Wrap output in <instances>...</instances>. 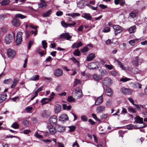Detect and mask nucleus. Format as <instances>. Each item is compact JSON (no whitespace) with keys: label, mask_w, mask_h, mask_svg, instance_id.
<instances>
[{"label":"nucleus","mask_w":147,"mask_h":147,"mask_svg":"<svg viewBox=\"0 0 147 147\" xmlns=\"http://www.w3.org/2000/svg\"><path fill=\"white\" fill-rule=\"evenodd\" d=\"M105 109V107L103 106H100L98 107L96 111L97 112L99 113L103 111Z\"/></svg>","instance_id":"nucleus-28"},{"label":"nucleus","mask_w":147,"mask_h":147,"mask_svg":"<svg viewBox=\"0 0 147 147\" xmlns=\"http://www.w3.org/2000/svg\"><path fill=\"white\" fill-rule=\"evenodd\" d=\"M92 77L94 80L96 81L101 80L102 78V77L101 76L98 75L96 74H93Z\"/></svg>","instance_id":"nucleus-20"},{"label":"nucleus","mask_w":147,"mask_h":147,"mask_svg":"<svg viewBox=\"0 0 147 147\" xmlns=\"http://www.w3.org/2000/svg\"><path fill=\"white\" fill-rule=\"evenodd\" d=\"M62 90L61 85L60 84H58L55 88V90L57 92H59Z\"/></svg>","instance_id":"nucleus-42"},{"label":"nucleus","mask_w":147,"mask_h":147,"mask_svg":"<svg viewBox=\"0 0 147 147\" xmlns=\"http://www.w3.org/2000/svg\"><path fill=\"white\" fill-rule=\"evenodd\" d=\"M63 13V12L62 11H58L56 12V14L57 16H62Z\"/></svg>","instance_id":"nucleus-64"},{"label":"nucleus","mask_w":147,"mask_h":147,"mask_svg":"<svg viewBox=\"0 0 147 147\" xmlns=\"http://www.w3.org/2000/svg\"><path fill=\"white\" fill-rule=\"evenodd\" d=\"M109 116V115L108 114H102L100 116V118L102 119H106Z\"/></svg>","instance_id":"nucleus-53"},{"label":"nucleus","mask_w":147,"mask_h":147,"mask_svg":"<svg viewBox=\"0 0 147 147\" xmlns=\"http://www.w3.org/2000/svg\"><path fill=\"white\" fill-rule=\"evenodd\" d=\"M85 1L84 0H82L78 3L77 5L80 8H82L85 5Z\"/></svg>","instance_id":"nucleus-21"},{"label":"nucleus","mask_w":147,"mask_h":147,"mask_svg":"<svg viewBox=\"0 0 147 147\" xmlns=\"http://www.w3.org/2000/svg\"><path fill=\"white\" fill-rule=\"evenodd\" d=\"M80 83V81L78 79H76L75 80V81L74 82V86L75 87L76 86V85L78 84H79Z\"/></svg>","instance_id":"nucleus-49"},{"label":"nucleus","mask_w":147,"mask_h":147,"mask_svg":"<svg viewBox=\"0 0 147 147\" xmlns=\"http://www.w3.org/2000/svg\"><path fill=\"white\" fill-rule=\"evenodd\" d=\"M68 118L67 115L65 114L61 115L59 118V121H64L68 120Z\"/></svg>","instance_id":"nucleus-13"},{"label":"nucleus","mask_w":147,"mask_h":147,"mask_svg":"<svg viewBox=\"0 0 147 147\" xmlns=\"http://www.w3.org/2000/svg\"><path fill=\"white\" fill-rule=\"evenodd\" d=\"M92 115L94 119L97 120L98 121H100V120L98 119L96 115L95 114L92 113Z\"/></svg>","instance_id":"nucleus-61"},{"label":"nucleus","mask_w":147,"mask_h":147,"mask_svg":"<svg viewBox=\"0 0 147 147\" xmlns=\"http://www.w3.org/2000/svg\"><path fill=\"white\" fill-rule=\"evenodd\" d=\"M76 24V23L75 22H73L71 23H67V27H74Z\"/></svg>","instance_id":"nucleus-45"},{"label":"nucleus","mask_w":147,"mask_h":147,"mask_svg":"<svg viewBox=\"0 0 147 147\" xmlns=\"http://www.w3.org/2000/svg\"><path fill=\"white\" fill-rule=\"evenodd\" d=\"M61 26L64 28H65L67 27V23H66L64 21H62L61 22Z\"/></svg>","instance_id":"nucleus-46"},{"label":"nucleus","mask_w":147,"mask_h":147,"mask_svg":"<svg viewBox=\"0 0 147 147\" xmlns=\"http://www.w3.org/2000/svg\"><path fill=\"white\" fill-rule=\"evenodd\" d=\"M68 127L69 128V131L70 132L74 131L76 128V127L74 125L69 126Z\"/></svg>","instance_id":"nucleus-39"},{"label":"nucleus","mask_w":147,"mask_h":147,"mask_svg":"<svg viewBox=\"0 0 147 147\" xmlns=\"http://www.w3.org/2000/svg\"><path fill=\"white\" fill-rule=\"evenodd\" d=\"M47 5L46 3H40L38 4V6L39 7H46Z\"/></svg>","instance_id":"nucleus-55"},{"label":"nucleus","mask_w":147,"mask_h":147,"mask_svg":"<svg viewBox=\"0 0 147 147\" xmlns=\"http://www.w3.org/2000/svg\"><path fill=\"white\" fill-rule=\"evenodd\" d=\"M26 16L21 14H17L15 16V18H13L12 21V24L13 25L16 27H18L20 25V22L18 18L21 19L26 18Z\"/></svg>","instance_id":"nucleus-1"},{"label":"nucleus","mask_w":147,"mask_h":147,"mask_svg":"<svg viewBox=\"0 0 147 147\" xmlns=\"http://www.w3.org/2000/svg\"><path fill=\"white\" fill-rule=\"evenodd\" d=\"M80 16V14L78 13H72L71 17L74 18L76 17L79 16Z\"/></svg>","instance_id":"nucleus-56"},{"label":"nucleus","mask_w":147,"mask_h":147,"mask_svg":"<svg viewBox=\"0 0 147 147\" xmlns=\"http://www.w3.org/2000/svg\"><path fill=\"white\" fill-rule=\"evenodd\" d=\"M128 111L133 113H136V111L134 109L131 107H128Z\"/></svg>","instance_id":"nucleus-44"},{"label":"nucleus","mask_w":147,"mask_h":147,"mask_svg":"<svg viewBox=\"0 0 147 147\" xmlns=\"http://www.w3.org/2000/svg\"><path fill=\"white\" fill-rule=\"evenodd\" d=\"M54 75L57 77H60L63 75V72L62 69L58 68L55 70L54 72Z\"/></svg>","instance_id":"nucleus-10"},{"label":"nucleus","mask_w":147,"mask_h":147,"mask_svg":"<svg viewBox=\"0 0 147 147\" xmlns=\"http://www.w3.org/2000/svg\"><path fill=\"white\" fill-rule=\"evenodd\" d=\"M111 80L110 78L107 77L104 78L102 83L105 86H109L111 84Z\"/></svg>","instance_id":"nucleus-9"},{"label":"nucleus","mask_w":147,"mask_h":147,"mask_svg":"<svg viewBox=\"0 0 147 147\" xmlns=\"http://www.w3.org/2000/svg\"><path fill=\"white\" fill-rule=\"evenodd\" d=\"M105 66L106 68H107L108 69L110 70H111L113 69V67L111 65H109L107 64H105Z\"/></svg>","instance_id":"nucleus-48"},{"label":"nucleus","mask_w":147,"mask_h":147,"mask_svg":"<svg viewBox=\"0 0 147 147\" xmlns=\"http://www.w3.org/2000/svg\"><path fill=\"white\" fill-rule=\"evenodd\" d=\"M110 30V27H106L103 30V32H109Z\"/></svg>","instance_id":"nucleus-50"},{"label":"nucleus","mask_w":147,"mask_h":147,"mask_svg":"<svg viewBox=\"0 0 147 147\" xmlns=\"http://www.w3.org/2000/svg\"><path fill=\"white\" fill-rule=\"evenodd\" d=\"M55 94L54 92H52L51 95H50V97L48 98H44L42 99L40 101V102L42 103V105L46 104L48 103L49 102L51 101L54 97V96Z\"/></svg>","instance_id":"nucleus-4"},{"label":"nucleus","mask_w":147,"mask_h":147,"mask_svg":"<svg viewBox=\"0 0 147 147\" xmlns=\"http://www.w3.org/2000/svg\"><path fill=\"white\" fill-rule=\"evenodd\" d=\"M82 16L88 20H91L92 18V17L89 13H84Z\"/></svg>","instance_id":"nucleus-15"},{"label":"nucleus","mask_w":147,"mask_h":147,"mask_svg":"<svg viewBox=\"0 0 147 147\" xmlns=\"http://www.w3.org/2000/svg\"><path fill=\"white\" fill-rule=\"evenodd\" d=\"M74 55L79 56L80 54V52L78 49L76 50L74 52Z\"/></svg>","instance_id":"nucleus-51"},{"label":"nucleus","mask_w":147,"mask_h":147,"mask_svg":"<svg viewBox=\"0 0 147 147\" xmlns=\"http://www.w3.org/2000/svg\"><path fill=\"white\" fill-rule=\"evenodd\" d=\"M134 119L137 123H143L146 125V124L144 123L143 122V119L142 118L140 117L139 116H137L134 118Z\"/></svg>","instance_id":"nucleus-17"},{"label":"nucleus","mask_w":147,"mask_h":147,"mask_svg":"<svg viewBox=\"0 0 147 147\" xmlns=\"http://www.w3.org/2000/svg\"><path fill=\"white\" fill-rule=\"evenodd\" d=\"M33 109L32 107H28L26 108V111L27 113H30Z\"/></svg>","instance_id":"nucleus-52"},{"label":"nucleus","mask_w":147,"mask_h":147,"mask_svg":"<svg viewBox=\"0 0 147 147\" xmlns=\"http://www.w3.org/2000/svg\"><path fill=\"white\" fill-rule=\"evenodd\" d=\"M120 91L123 94L125 95H131L132 92V91L130 89L124 87L121 88Z\"/></svg>","instance_id":"nucleus-6"},{"label":"nucleus","mask_w":147,"mask_h":147,"mask_svg":"<svg viewBox=\"0 0 147 147\" xmlns=\"http://www.w3.org/2000/svg\"><path fill=\"white\" fill-rule=\"evenodd\" d=\"M73 93L75 94V96L77 99L80 98L82 96V90L79 87L76 88L73 90Z\"/></svg>","instance_id":"nucleus-3"},{"label":"nucleus","mask_w":147,"mask_h":147,"mask_svg":"<svg viewBox=\"0 0 147 147\" xmlns=\"http://www.w3.org/2000/svg\"><path fill=\"white\" fill-rule=\"evenodd\" d=\"M140 106L141 107L145 109L146 111H147V104L144 105H140Z\"/></svg>","instance_id":"nucleus-63"},{"label":"nucleus","mask_w":147,"mask_h":147,"mask_svg":"<svg viewBox=\"0 0 147 147\" xmlns=\"http://www.w3.org/2000/svg\"><path fill=\"white\" fill-rule=\"evenodd\" d=\"M95 57L94 54L93 53H91L88 55L87 58V60L88 61H90L92 60Z\"/></svg>","instance_id":"nucleus-31"},{"label":"nucleus","mask_w":147,"mask_h":147,"mask_svg":"<svg viewBox=\"0 0 147 147\" xmlns=\"http://www.w3.org/2000/svg\"><path fill=\"white\" fill-rule=\"evenodd\" d=\"M22 33L20 32H18L17 34L16 43L17 45H19L22 42Z\"/></svg>","instance_id":"nucleus-5"},{"label":"nucleus","mask_w":147,"mask_h":147,"mask_svg":"<svg viewBox=\"0 0 147 147\" xmlns=\"http://www.w3.org/2000/svg\"><path fill=\"white\" fill-rule=\"evenodd\" d=\"M42 47L44 49H45L47 47V43L45 40H43L42 42Z\"/></svg>","instance_id":"nucleus-43"},{"label":"nucleus","mask_w":147,"mask_h":147,"mask_svg":"<svg viewBox=\"0 0 147 147\" xmlns=\"http://www.w3.org/2000/svg\"><path fill=\"white\" fill-rule=\"evenodd\" d=\"M137 13L136 11H133L129 13V16L131 18H134L136 17Z\"/></svg>","instance_id":"nucleus-30"},{"label":"nucleus","mask_w":147,"mask_h":147,"mask_svg":"<svg viewBox=\"0 0 147 147\" xmlns=\"http://www.w3.org/2000/svg\"><path fill=\"white\" fill-rule=\"evenodd\" d=\"M105 92L106 94L109 96H110L113 95V92L111 89L109 87H107L105 89Z\"/></svg>","instance_id":"nucleus-19"},{"label":"nucleus","mask_w":147,"mask_h":147,"mask_svg":"<svg viewBox=\"0 0 147 147\" xmlns=\"http://www.w3.org/2000/svg\"><path fill=\"white\" fill-rule=\"evenodd\" d=\"M138 58V57H135L134 59L132 61V63L134 66H137L139 65Z\"/></svg>","instance_id":"nucleus-23"},{"label":"nucleus","mask_w":147,"mask_h":147,"mask_svg":"<svg viewBox=\"0 0 147 147\" xmlns=\"http://www.w3.org/2000/svg\"><path fill=\"white\" fill-rule=\"evenodd\" d=\"M88 48L86 47H85L81 49V52L82 53H85L87 52L88 51Z\"/></svg>","instance_id":"nucleus-47"},{"label":"nucleus","mask_w":147,"mask_h":147,"mask_svg":"<svg viewBox=\"0 0 147 147\" xmlns=\"http://www.w3.org/2000/svg\"><path fill=\"white\" fill-rule=\"evenodd\" d=\"M57 117L55 115L51 117L49 120V122L51 124L55 123L57 122Z\"/></svg>","instance_id":"nucleus-16"},{"label":"nucleus","mask_w":147,"mask_h":147,"mask_svg":"<svg viewBox=\"0 0 147 147\" xmlns=\"http://www.w3.org/2000/svg\"><path fill=\"white\" fill-rule=\"evenodd\" d=\"M10 3L9 0H4L1 3L2 5H5L8 4Z\"/></svg>","instance_id":"nucleus-36"},{"label":"nucleus","mask_w":147,"mask_h":147,"mask_svg":"<svg viewBox=\"0 0 147 147\" xmlns=\"http://www.w3.org/2000/svg\"><path fill=\"white\" fill-rule=\"evenodd\" d=\"M7 54L9 58H12L15 55V51L11 49H9L7 51Z\"/></svg>","instance_id":"nucleus-8"},{"label":"nucleus","mask_w":147,"mask_h":147,"mask_svg":"<svg viewBox=\"0 0 147 147\" xmlns=\"http://www.w3.org/2000/svg\"><path fill=\"white\" fill-rule=\"evenodd\" d=\"M56 127L57 131L59 132H61L65 130V127L59 125L57 124L56 126Z\"/></svg>","instance_id":"nucleus-18"},{"label":"nucleus","mask_w":147,"mask_h":147,"mask_svg":"<svg viewBox=\"0 0 147 147\" xmlns=\"http://www.w3.org/2000/svg\"><path fill=\"white\" fill-rule=\"evenodd\" d=\"M81 119L83 121H87V117L85 115H82L81 117Z\"/></svg>","instance_id":"nucleus-58"},{"label":"nucleus","mask_w":147,"mask_h":147,"mask_svg":"<svg viewBox=\"0 0 147 147\" xmlns=\"http://www.w3.org/2000/svg\"><path fill=\"white\" fill-rule=\"evenodd\" d=\"M51 9L49 10L45 13L43 14V17H45L48 16L51 14Z\"/></svg>","instance_id":"nucleus-34"},{"label":"nucleus","mask_w":147,"mask_h":147,"mask_svg":"<svg viewBox=\"0 0 147 147\" xmlns=\"http://www.w3.org/2000/svg\"><path fill=\"white\" fill-rule=\"evenodd\" d=\"M19 82V80L17 78H15L13 81H12L13 82V84H11V88H14L16 86V85L18 83V82Z\"/></svg>","instance_id":"nucleus-27"},{"label":"nucleus","mask_w":147,"mask_h":147,"mask_svg":"<svg viewBox=\"0 0 147 147\" xmlns=\"http://www.w3.org/2000/svg\"><path fill=\"white\" fill-rule=\"evenodd\" d=\"M72 37L68 33H63L60 36V38L61 39L65 38L67 40H69L71 39Z\"/></svg>","instance_id":"nucleus-12"},{"label":"nucleus","mask_w":147,"mask_h":147,"mask_svg":"<svg viewBox=\"0 0 147 147\" xmlns=\"http://www.w3.org/2000/svg\"><path fill=\"white\" fill-rule=\"evenodd\" d=\"M43 87H40L36 91L34 92V93L37 94L38 95V92L41 91L42 90V88Z\"/></svg>","instance_id":"nucleus-59"},{"label":"nucleus","mask_w":147,"mask_h":147,"mask_svg":"<svg viewBox=\"0 0 147 147\" xmlns=\"http://www.w3.org/2000/svg\"><path fill=\"white\" fill-rule=\"evenodd\" d=\"M112 100L111 99L108 100L106 102V105L108 106H111L112 104Z\"/></svg>","instance_id":"nucleus-41"},{"label":"nucleus","mask_w":147,"mask_h":147,"mask_svg":"<svg viewBox=\"0 0 147 147\" xmlns=\"http://www.w3.org/2000/svg\"><path fill=\"white\" fill-rule=\"evenodd\" d=\"M98 63H97L93 62L88 64V68L89 69H94L98 67Z\"/></svg>","instance_id":"nucleus-11"},{"label":"nucleus","mask_w":147,"mask_h":147,"mask_svg":"<svg viewBox=\"0 0 147 147\" xmlns=\"http://www.w3.org/2000/svg\"><path fill=\"white\" fill-rule=\"evenodd\" d=\"M113 27L115 31V35H117L118 34L120 33L122 31V28L119 25H114L113 26Z\"/></svg>","instance_id":"nucleus-7"},{"label":"nucleus","mask_w":147,"mask_h":147,"mask_svg":"<svg viewBox=\"0 0 147 147\" xmlns=\"http://www.w3.org/2000/svg\"><path fill=\"white\" fill-rule=\"evenodd\" d=\"M130 80L131 79L130 78H121L120 80V81L123 82H125Z\"/></svg>","instance_id":"nucleus-40"},{"label":"nucleus","mask_w":147,"mask_h":147,"mask_svg":"<svg viewBox=\"0 0 147 147\" xmlns=\"http://www.w3.org/2000/svg\"><path fill=\"white\" fill-rule=\"evenodd\" d=\"M31 33H30V32H29V31L27 30H26L25 31V35L26 36V38H28L30 35Z\"/></svg>","instance_id":"nucleus-62"},{"label":"nucleus","mask_w":147,"mask_h":147,"mask_svg":"<svg viewBox=\"0 0 147 147\" xmlns=\"http://www.w3.org/2000/svg\"><path fill=\"white\" fill-rule=\"evenodd\" d=\"M99 71H101V74L102 75H106L107 74V72L105 69H101V70H100V69H99Z\"/></svg>","instance_id":"nucleus-54"},{"label":"nucleus","mask_w":147,"mask_h":147,"mask_svg":"<svg viewBox=\"0 0 147 147\" xmlns=\"http://www.w3.org/2000/svg\"><path fill=\"white\" fill-rule=\"evenodd\" d=\"M82 45V43L81 42H80L79 43L75 42L72 45V48L73 49L74 48H78L81 47Z\"/></svg>","instance_id":"nucleus-22"},{"label":"nucleus","mask_w":147,"mask_h":147,"mask_svg":"<svg viewBox=\"0 0 147 147\" xmlns=\"http://www.w3.org/2000/svg\"><path fill=\"white\" fill-rule=\"evenodd\" d=\"M134 127V125H128L126 126L127 128L128 129H131Z\"/></svg>","instance_id":"nucleus-60"},{"label":"nucleus","mask_w":147,"mask_h":147,"mask_svg":"<svg viewBox=\"0 0 147 147\" xmlns=\"http://www.w3.org/2000/svg\"><path fill=\"white\" fill-rule=\"evenodd\" d=\"M136 30V27L134 26L130 28L128 30V31L130 33H132L134 32Z\"/></svg>","instance_id":"nucleus-32"},{"label":"nucleus","mask_w":147,"mask_h":147,"mask_svg":"<svg viewBox=\"0 0 147 147\" xmlns=\"http://www.w3.org/2000/svg\"><path fill=\"white\" fill-rule=\"evenodd\" d=\"M7 95L6 94L4 93L0 95V103L2 102L7 98Z\"/></svg>","instance_id":"nucleus-25"},{"label":"nucleus","mask_w":147,"mask_h":147,"mask_svg":"<svg viewBox=\"0 0 147 147\" xmlns=\"http://www.w3.org/2000/svg\"><path fill=\"white\" fill-rule=\"evenodd\" d=\"M39 76L38 75H34L30 78L29 80L30 81H36L39 79Z\"/></svg>","instance_id":"nucleus-29"},{"label":"nucleus","mask_w":147,"mask_h":147,"mask_svg":"<svg viewBox=\"0 0 147 147\" xmlns=\"http://www.w3.org/2000/svg\"><path fill=\"white\" fill-rule=\"evenodd\" d=\"M12 82V80L11 79H7L4 81V82L5 84H10Z\"/></svg>","instance_id":"nucleus-38"},{"label":"nucleus","mask_w":147,"mask_h":147,"mask_svg":"<svg viewBox=\"0 0 147 147\" xmlns=\"http://www.w3.org/2000/svg\"><path fill=\"white\" fill-rule=\"evenodd\" d=\"M48 128L51 134H53L55 133L56 130L53 126L51 125L49 126L48 127Z\"/></svg>","instance_id":"nucleus-26"},{"label":"nucleus","mask_w":147,"mask_h":147,"mask_svg":"<svg viewBox=\"0 0 147 147\" xmlns=\"http://www.w3.org/2000/svg\"><path fill=\"white\" fill-rule=\"evenodd\" d=\"M15 34L13 32L12 34L9 33L6 34L4 38V42L6 44L11 43L15 38Z\"/></svg>","instance_id":"nucleus-2"},{"label":"nucleus","mask_w":147,"mask_h":147,"mask_svg":"<svg viewBox=\"0 0 147 147\" xmlns=\"http://www.w3.org/2000/svg\"><path fill=\"white\" fill-rule=\"evenodd\" d=\"M75 99V98L71 96H69L67 98V101L69 102H73L74 101Z\"/></svg>","instance_id":"nucleus-35"},{"label":"nucleus","mask_w":147,"mask_h":147,"mask_svg":"<svg viewBox=\"0 0 147 147\" xmlns=\"http://www.w3.org/2000/svg\"><path fill=\"white\" fill-rule=\"evenodd\" d=\"M61 109V106L59 104H56L55 107V112L57 113H59Z\"/></svg>","instance_id":"nucleus-24"},{"label":"nucleus","mask_w":147,"mask_h":147,"mask_svg":"<svg viewBox=\"0 0 147 147\" xmlns=\"http://www.w3.org/2000/svg\"><path fill=\"white\" fill-rule=\"evenodd\" d=\"M115 61L120 66V67L123 69L125 70V68L123 64L119 60L116 59L115 60Z\"/></svg>","instance_id":"nucleus-33"},{"label":"nucleus","mask_w":147,"mask_h":147,"mask_svg":"<svg viewBox=\"0 0 147 147\" xmlns=\"http://www.w3.org/2000/svg\"><path fill=\"white\" fill-rule=\"evenodd\" d=\"M19 125L17 122L13 123L11 126V127L15 129L18 128L19 127Z\"/></svg>","instance_id":"nucleus-37"},{"label":"nucleus","mask_w":147,"mask_h":147,"mask_svg":"<svg viewBox=\"0 0 147 147\" xmlns=\"http://www.w3.org/2000/svg\"><path fill=\"white\" fill-rule=\"evenodd\" d=\"M134 85L136 88H142V85L139 83H136Z\"/></svg>","instance_id":"nucleus-57"},{"label":"nucleus","mask_w":147,"mask_h":147,"mask_svg":"<svg viewBox=\"0 0 147 147\" xmlns=\"http://www.w3.org/2000/svg\"><path fill=\"white\" fill-rule=\"evenodd\" d=\"M103 101V98L102 95H101L100 96L98 97L96 100L95 101V105H99L101 104Z\"/></svg>","instance_id":"nucleus-14"}]
</instances>
